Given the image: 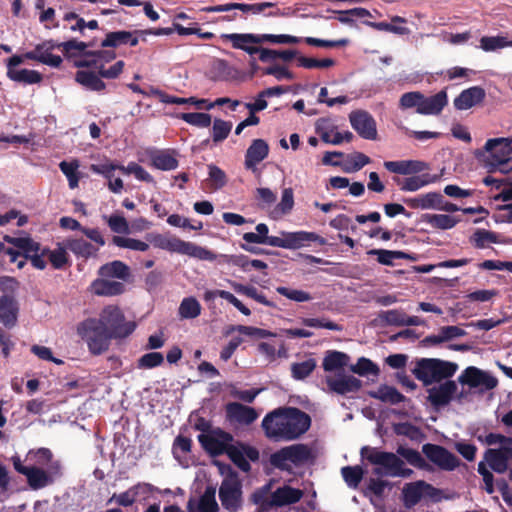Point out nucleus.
I'll return each instance as SVG.
<instances>
[{
  "label": "nucleus",
  "mask_w": 512,
  "mask_h": 512,
  "mask_svg": "<svg viewBox=\"0 0 512 512\" xmlns=\"http://www.w3.org/2000/svg\"><path fill=\"white\" fill-rule=\"evenodd\" d=\"M112 243L120 248H127L135 251L144 252L149 249V244L144 241L122 236H114L112 238Z\"/></svg>",
  "instance_id": "nucleus-54"
},
{
  "label": "nucleus",
  "mask_w": 512,
  "mask_h": 512,
  "mask_svg": "<svg viewBox=\"0 0 512 512\" xmlns=\"http://www.w3.org/2000/svg\"><path fill=\"white\" fill-rule=\"evenodd\" d=\"M61 46L64 56L67 59H70L76 57V53L74 52V50L82 52V55L84 56L85 52H88L86 49L88 47H91V44L83 41H78L76 39H71L65 42H61Z\"/></svg>",
  "instance_id": "nucleus-60"
},
{
  "label": "nucleus",
  "mask_w": 512,
  "mask_h": 512,
  "mask_svg": "<svg viewBox=\"0 0 512 512\" xmlns=\"http://www.w3.org/2000/svg\"><path fill=\"white\" fill-rule=\"evenodd\" d=\"M178 313L183 319H194L201 313V305L194 297H187L180 303Z\"/></svg>",
  "instance_id": "nucleus-45"
},
{
  "label": "nucleus",
  "mask_w": 512,
  "mask_h": 512,
  "mask_svg": "<svg viewBox=\"0 0 512 512\" xmlns=\"http://www.w3.org/2000/svg\"><path fill=\"white\" fill-rule=\"evenodd\" d=\"M304 493L298 488H293L289 485H284L277 488L271 493V503L273 507H282L299 502Z\"/></svg>",
  "instance_id": "nucleus-26"
},
{
  "label": "nucleus",
  "mask_w": 512,
  "mask_h": 512,
  "mask_svg": "<svg viewBox=\"0 0 512 512\" xmlns=\"http://www.w3.org/2000/svg\"><path fill=\"white\" fill-rule=\"evenodd\" d=\"M488 155L482 160V164L491 163L493 166L503 164L505 159L512 154V138H492L488 139L484 145Z\"/></svg>",
  "instance_id": "nucleus-13"
},
{
  "label": "nucleus",
  "mask_w": 512,
  "mask_h": 512,
  "mask_svg": "<svg viewBox=\"0 0 512 512\" xmlns=\"http://www.w3.org/2000/svg\"><path fill=\"white\" fill-rule=\"evenodd\" d=\"M99 73L92 71L78 70L75 74V80L83 87L92 91H102L106 84L101 80Z\"/></svg>",
  "instance_id": "nucleus-36"
},
{
  "label": "nucleus",
  "mask_w": 512,
  "mask_h": 512,
  "mask_svg": "<svg viewBox=\"0 0 512 512\" xmlns=\"http://www.w3.org/2000/svg\"><path fill=\"white\" fill-rule=\"evenodd\" d=\"M310 416L296 407H282L268 413L262 420L265 435L275 441H290L306 433Z\"/></svg>",
  "instance_id": "nucleus-2"
},
{
  "label": "nucleus",
  "mask_w": 512,
  "mask_h": 512,
  "mask_svg": "<svg viewBox=\"0 0 512 512\" xmlns=\"http://www.w3.org/2000/svg\"><path fill=\"white\" fill-rule=\"evenodd\" d=\"M349 121L359 136L367 140H376V121L369 112L365 110L352 111L349 114Z\"/></svg>",
  "instance_id": "nucleus-14"
},
{
  "label": "nucleus",
  "mask_w": 512,
  "mask_h": 512,
  "mask_svg": "<svg viewBox=\"0 0 512 512\" xmlns=\"http://www.w3.org/2000/svg\"><path fill=\"white\" fill-rule=\"evenodd\" d=\"M282 236L283 237L268 236L266 237L264 244L293 250L303 247L307 242H318L320 245L326 244L325 239L315 232H282Z\"/></svg>",
  "instance_id": "nucleus-10"
},
{
  "label": "nucleus",
  "mask_w": 512,
  "mask_h": 512,
  "mask_svg": "<svg viewBox=\"0 0 512 512\" xmlns=\"http://www.w3.org/2000/svg\"><path fill=\"white\" fill-rule=\"evenodd\" d=\"M383 322L392 326H405L406 313L403 310L392 309L380 314Z\"/></svg>",
  "instance_id": "nucleus-62"
},
{
  "label": "nucleus",
  "mask_w": 512,
  "mask_h": 512,
  "mask_svg": "<svg viewBox=\"0 0 512 512\" xmlns=\"http://www.w3.org/2000/svg\"><path fill=\"white\" fill-rule=\"evenodd\" d=\"M7 77L15 82L23 84H37L43 79L40 72L36 70L20 69L7 71Z\"/></svg>",
  "instance_id": "nucleus-43"
},
{
  "label": "nucleus",
  "mask_w": 512,
  "mask_h": 512,
  "mask_svg": "<svg viewBox=\"0 0 512 512\" xmlns=\"http://www.w3.org/2000/svg\"><path fill=\"white\" fill-rule=\"evenodd\" d=\"M370 161V158L364 153L354 152L353 154L347 156L345 163H343L342 169L347 173L357 172L365 165L369 164Z\"/></svg>",
  "instance_id": "nucleus-47"
},
{
  "label": "nucleus",
  "mask_w": 512,
  "mask_h": 512,
  "mask_svg": "<svg viewBox=\"0 0 512 512\" xmlns=\"http://www.w3.org/2000/svg\"><path fill=\"white\" fill-rule=\"evenodd\" d=\"M508 46H512V41H507L502 36H483L480 39V47L487 52Z\"/></svg>",
  "instance_id": "nucleus-56"
},
{
  "label": "nucleus",
  "mask_w": 512,
  "mask_h": 512,
  "mask_svg": "<svg viewBox=\"0 0 512 512\" xmlns=\"http://www.w3.org/2000/svg\"><path fill=\"white\" fill-rule=\"evenodd\" d=\"M154 489L153 485L149 483H138L131 488H129L127 491L122 492L120 494H114L109 500L108 503H111L115 501L118 505L123 507H129L134 504L136 501V497L139 494V491L142 490L143 492H152Z\"/></svg>",
  "instance_id": "nucleus-28"
},
{
  "label": "nucleus",
  "mask_w": 512,
  "mask_h": 512,
  "mask_svg": "<svg viewBox=\"0 0 512 512\" xmlns=\"http://www.w3.org/2000/svg\"><path fill=\"white\" fill-rule=\"evenodd\" d=\"M81 339L87 344L89 352L98 356L105 353L112 339H115L108 329L101 325L96 318H88L82 321L77 328Z\"/></svg>",
  "instance_id": "nucleus-6"
},
{
  "label": "nucleus",
  "mask_w": 512,
  "mask_h": 512,
  "mask_svg": "<svg viewBox=\"0 0 512 512\" xmlns=\"http://www.w3.org/2000/svg\"><path fill=\"white\" fill-rule=\"evenodd\" d=\"M368 255L377 256L378 263L386 266H393L395 259H411L412 257L403 251L386 250V249H371L367 251Z\"/></svg>",
  "instance_id": "nucleus-40"
},
{
  "label": "nucleus",
  "mask_w": 512,
  "mask_h": 512,
  "mask_svg": "<svg viewBox=\"0 0 512 512\" xmlns=\"http://www.w3.org/2000/svg\"><path fill=\"white\" fill-rule=\"evenodd\" d=\"M147 240L156 248L187 255L199 260L214 261L217 257L216 254L205 247L177 237H167L160 233H151L147 235Z\"/></svg>",
  "instance_id": "nucleus-5"
},
{
  "label": "nucleus",
  "mask_w": 512,
  "mask_h": 512,
  "mask_svg": "<svg viewBox=\"0 0 512 512\" xmlns=\"http://www.w3.org/2000/svg\"><path fill=\"white\" fill-rule=\"evenodd\" d=\"M128 31L118 30L108 32L101 42L102 48H118L127 45Z\"/></svg>",
  "instance_id": "nucleus-51"
},
{
  "label": "nucleus",
  "mask_w": 512,
  "mask_h": 512,
  "mask_svg": "<svg viewBox=\"0 0 512 512\" xmlns=\"http://www.w3.org/2000/svg\"><path fill=\"white\" fill-rule=\"evenodd\" d=\"M164 362V356L160 352H149L142 355L137 360V367L139 369H152L162 365Z\"/></svg>",
  "instance_id": "nucleus-59"
},
{
  "label": "nucleus",
  "mask_w": 512,
  "mask_h": 512,
  "mask_svg": "<svg viewBox=\"0 0 512 512\" xmlns=\"http://www.w3.org/2000/svg\"><path fill=\"white\" fill-rule=\"evenodd\" d=\"M314 458L312 450L305 444H293L270 455V464L280 470H288L287 462L298 466Z\"/></svg>",
  "instance_id": "nucleus-8"
},
{
  "label": "nucleus",
  "mask_w": 512,
  "mask_h": 512,
  "mask_svg": "<svg viewBox=\"0 0 512 512\" xmlns=\"http://www.w3.org/2000/svg\"><path fill=\"white\" fill-rule=\"evenodd\" d=\"M221 39L230 42L234 49L242 50L250 56L257 54L259 46L256 45H261L259 34L253 33L222 34Z\"/></svg>",
  "instance_id": "nucleus-17"
},
{
  "label": "nucleus",
  "mask_w": 512,
  "mask_h": 512,
  "mask_svg": "<svg viewBox=\"0 0 512 512\" xmlns=\"http://www.w3.org/2000/svg\"><path fill=\"white\" fill-rule=\"evenodd\" d=\"M65 247L69 249L78 257L89 258L96 255L98 248L93 246L90 242L80 239H68L65 243Z\"/></svg>",
  "instance_id": "nucleus-39"
},
{
  "label": "nucleus",
  "mask_w": 512,
  "mask_h": 512,
  "mask_svg": "<svg viewBox=\"0 0 512 512\" xmlns=\"http://www.w3.org/2000/svg\"><path fill=\"white\" fill-rule=\"evenodd\" d=\"M234 289L236 292L241 293L249 298H252L253 300L271 308H276V305L274 302L268 300L264 294L259 293L258 290L254 286H245L242 284H236L234 285Z\"/></svg>",
  "instance_id": "nucleus-48"
},
{
  "label": "nucleus",
  "mask_w": 512,
  "mask_h": 512,
  "mask_svg": "<svg viewBox=\"0 0 512 512\" xmlns=\"http://www.w3.org/2000/svg\"><path fill=\"white\" fill-rule=\"evenodd\" d=\"M208 169H209L208 180L210 181V187L213 190H219V189L223 188L227 183V177H226L225 172L221 168H219L218 166L213 165V164L209 165Z\"/></svg>",
  "instance_id": "nucleus-61"
},
{
  "label": "nucleus",
  "mask_w": 512,
  "mask_h": 512,
  "mask_svg": "<svg viewBox=\"0 0 512 512\" xmlns=\"http://www.w3.org/2000/svg\"><path fill=\"white\" fill-rule=\"evenodd\" d=\"M422 221L435 229L448 230L455 227L460 219L447 214H423Z\"/></svg>",
  "instance_id": "nucleus-38"
},
{
  "label": "nucleus",
  "mask_w": 512,
  "mask_h": 512,
  "mask_svg": "<svg viewBox=\"0 0 512 512\" xmlns=\"http://www.w3.org/2000/svg\"><path fill=\"white\" fill-rule=\"evenodd\" d=\"M18 312V303L13 296L3 295L0 297V322L6 328L10 329L16 325Z\"/></svg>",
  "instance_id": "nucleus-25"
},
{
  "label": "nucleus",
  "mask_w": 512,
  "mask_h": 512,
  "mask_svg": "<svg viewBox=\"0 0 512 512\" xmlns=\"http://www.w3.org/2000/svg\"><path fill=\"white\" fill-rule=\"evenodd\" d=\"M317 362L314 358H309L302 362L291 364V376L295 380H304L315 370Z\"/></svg>",
  "instance_id": "nucleus-44"
},
{
  "label": "nucleus",
  "mask_w": 512,
  "mask_h": 512,
  "mask_svg": "<svg viewBox=\"0 0 512 512\" xmlns=\"http://www.w3.org/2000/svg\"><path fill=\"white\" fill-rule=\"evenodd\" d=\"M27 483L33 490H38L52 483L50 475L42 468L31 467L27 474Z\"/></svg>",
  "instance_id": "nucleus-41"
},
{
  "label": "nucleus",
  "mask_w": 512,
  "mask_h": 512,
  "mask_svg": "<svg viewBox=\"0 0 512 512\" xmlns=\"http://www.w3.org/2000/svg\"><path fill=\"white\" fill-rule=\"evenodd\" d=\"M66 247L58 244V247L54 250H50L47 254V257L54 269H63L65 265L69 261L68 254L66 252Z\"/></svg>",
  "instance_id": "nucleus-58"
},
{
  "label": "nucleus",
  "mask_w": 512,
  "mask_h": 512,
  "mask_svg": "<svg viewBox=\"0 0 512 512\" xmlns=\"http://www.w3.org/2000/svg\"><path fill=\"white\" fill-rule=\"evenodd\" d=\"M55 49H62L61 42H57L53 39L45 40L38 43L33 50L27 51L25 57L27 60H33L53 68H59L63 60L61 56L52 53Z\"/></svg>",
  "instance_id": "nucleus-11"
},
{
  "label": "nucleus",
  "mask_w": 512,
  "mask_h": 512,
  "mask_svg": "<svg viewBox=\"0 0 512 512\" xmlns=\"http://www.w3.org/2000/svg\"><path fill=\"white\" fill-rule=\"evenodd\" d=\"M151 166L162 171H171L178 167L179 162L168 150H157L150 154Z\"/></svg>",
  "instance_id": "nucleus-33"
},
{
  "label": "nucleus",
  "mask_w": 512,
  "mask_h": 512,
  "mask_svg": "<svg viewBox=\"0 0 512 512\" xmlns=\"http://www.w3.org/2000/svg\"><path fill=\"white\" fill-rule=\"evenodd\" d=\"M443 202V196L439 192H428L413 198L404 199V203L412 209H436Z\"/></svg>",
  "instance_id": "nucleus-29"
},
{
  "label": "nucleus",
  "mask_w": 512,
  "mask_h": 512,
  "mask_svg": "<svg viewBox=\"0 0 512 512\" xmlns=\"http://www.w3.org/2000/svg\"><path fill=\"white\" fill-rule=\"evenodd\" d=\"M180 119L185 121L186 123L200 127V128H206L211 125V115L208 113H202V112H189V113H182L180 115Z\"/></svg>",
  "instance_id": "nucleus-53"
},
{
  "label": "nucleus",
  "mask_w": 512,
  "mask_h": 512,
  "mask_svg": "<svg viewBox=\"0 0 512 512\" xmlns=\"http://www.w3.org/2000/svg\"><path fill=\"white\" fill-rule=\"evenodd\" d=\"M457 370L458 365L454 362L438 358H420L416 359L411 371L424 386H429L451 378Z\"/></svg>",
  "instance_id": "nucleus-4"
},
{
  "label": "nucleus",
  "mask_w": 512,
  "mask_h": 512,
  "mask_svg": "<svg viewBox=\"0 0 512 512\" xmlns=\"http://www.w3.org/2000/svg\"><path fill=\"white\" fill-rule=\"evenodd\" d=\"M424 481L408 483L402 490L403 502L406 508H412L417 505L424 496Z\"/></svg>",
  "instance_id": "nucleus-35"
},
{
  "label": "nucleus",
  "mask_w": 512,
  "mask_h": 512,
  "mask_svg": "<svg viewBox=\"0 0 512 512\" xmlns=\"http://www.w3.org/2000/svg\"><path fill=\"white\" fill-rule=\"evenodd\" d=\"M98 275L102 278H117L125 281L130 276V269L124 262L114 260L102 265Z\"/></svg>",
  "instance_id": "nucleus-31"
},
{
  "label": "nucleus",
  "mask_w": 512,
  "mask_h": 512,
  "mask_svg": "<svg viewBox=\"0 0 512 512\" xmlns=\"http://www.w3.org/2000/svg\"><path fill=\"white\" fill-rule=\"evenodd\" d=\"M457 389L458 387L455 381L446 379L445 382L427 390V399L433 407L438 409L451 402L457 392Z\"/></svg>",
  "instance_id": "nucleus-16"
},
{
  "label": "nucleus",
  "mask_w": 512,
  "mask_h": 512,
  "mask_svg": "<svg viewBox=\"0 0 512 512\" xmlns=\"http://www.w3.org/2000/svg\"><path fill=\"white\" fill-rule=\"evenodd\" d=\"M485 90L480 86H473L463 90L453 101L457 110H468L485 99Z\"/></svg>",
  "instance_id": "nucleus-20"
},
{
  "label": "nucleus",
  "mask_w": 512,
  "mask_h": 512,
  "mask_svg": "<svg viewBox=\"0 0 512 512\" xmlns=\"http://www.w3.org/2000/svg\"><path fill=\"white\" fill-rule=\"evenodd\" d=\"M361 457L369 463L380 467L373 469V474L377 476H391L409 478L413 470L404 467V462L392 452L380 451L377 448L364 446L360 451Z\"/></svg>",
  "instance_id": "nucleus-3"
},
{
  "label": "nucleus",
  "mask_w": 512,
  "mask_h": 512,
  "mask_svg": "<svg viewBox=\"0 0 512 512\" xmlns=\"http://www.w3.org/2000/svg\"><path fill=\"white\" fill-rule=\"evenodd\" d=\"M226 420L231 424L250 425L257 418V411L239 402H229L225 406Z\"/></svg>",
  "instance_id": "nucleus-15"
},
{
  "label": "nucleus",
  "mask_w": 512,
  "mask_h": 512,
  "mask_svg": "<svg viewBox=\"0 0 512 512\" xmlns=\"http://www.w3.org/2000/svg\"><path fill=\"white\" fill-rule=\"evenodd\" d=\"M326 383L331 392L339 395L358 392L362 381L352 375L338 373L335 377H326Z\"/></svg>",
  "instance_id": "nucleus-19"
},
{
  "label": "nucleus",
  "mask_w": 512,
  "mask_h": 512,
  "mask_svg": "<svg viewBox=\"0 0 512 512\" xmlns=\"http://www.w3.org/2000/svg\"><path fill=\"white\" fill-rule=\"evenodd\" d=\"M485 460L496 473H504L508 468L509 458L512 457V447L488 449L485 452Z\"/></svg>",
  "instance_id": "nucleus-24"
},
{
  "label": "nucleus",
  "mask_w": 512,
  "mask_h": 512,
  "mask_svg": "<svg viewBox=\"0 0 512 512\" xmlns=\"http://www.w3.org/2000/svg\"><path fill=\"white\" fill-rule=\"evenodd\" d=\"M96 321H99L102 326L108 329L115 339L126 338L136 329V323L133 321L126 322L123 312L117 306L105 307Z\"/></svg>",
  "instance_id": "nucleus-7"
},
{
  "label": "nucleus",
  "mask_w": 512,
  "mask_h": 512,
  "mask_svg": "<svg viewBox=\"0 0 512 512\" xmlns=\"http://www.w3.org/2000/svg\"><path fill=\"white\" fill-rule=\"evenodd\" d=\"M269 154V145L263 139H255L246 150L244 165L248 170L255 171L256 166Z\"/></svg>",
  "instance_id": "nucleus-22"
},
{
  "label": "nucleus",
  "mask_w": 512,
  "mask_h": 512,
  "mask_svg": "<svg viewBox=\"0 0 512 512\" xmlns=\"http://www.w3.org/2000/svg\"><path fill=\"white\" fill-rule=\"evenodd\" d=\"M371 398L380 400L384 403L396 405L406 400V397L400 393L395 387L386 384L381 385L376 391H369Z\"/></svg>",
  "instance_id": "nucleus-32"
},
{
  "label": "nucleus",
  "mask_w": 512,
  "mask_h": 512,
  "mask_svg": "<svg viewBox=\"0 0 512 512\" xmlns=\"http://www.w3.org/2000/svg\"><path fill=\"white\" fill-rule=\"evenodd\" d=\"M350 370L353 373H356L360 376H366L372 374L374 376H378L380 370L379 367L372 362L370 359L361 357L358 359L357 363L350 367Z\"/></svg>",
  "instance_id": "nucleus-52"
},
{
  "label": "nucleus",
  "mask_w": 512,
  "mask_h": 512,
  "mask_svg": "<svg viewBox=\"0 0 512 512\" xmlns=\"http://www.w3.org/2000/svg\"><path fill=\"white\" fill-rule=\"evenodd\" d=\"M219 509L215 499V489L207 487L204 494L200 497L198 510L200 512H217Z\"/></svg>",
  "instance_id": "nucleus-55"
},
{
  "label": "nucleus",
  "mask_w": 512,
  "mask_h": 512,
  "mask_svg": "<svg viewBox=\"0 0 512 512\" xmlns=\"http://www.w3.org/2000/svg\"><path fill=\"white\" fill-rule=\"evenodd\" d=\"M447 102V93L444 90H441L430 97H425L423 95V98L420 100L417 113L422 115H437L441 113L443 108L447 105Z\"/></svg>",
  "instance_id": "nucleus-27"
},
{
  "label": "nucleus",
  "mask_w": 512,
  "mask_h": 512,
  "mask_svg": "<svg viewBox=\"0 0 512 512\" xmlns=\"http://www.w3.org/2000/svg\"><path fill=\"white\" fill-rule=\"evenodd\" d=\"M482 375V370L477 367H467L462 374L458 377V381L461 384H467L471 387L479 386V377Z\"/></svg>",
  "instance_id": "nucleus-64"
},
{
  "label": "nucleus",
  "mask_w": 512,
  "mask_h": 512,
  "mask_svg": "<svg viewBox=\"0 0 512 512\" xmlns=\"http://www.w3.org/2000/svg\"><path fill=\"white\" fill-rule=\"evenodd\" d=\"M232 123L222 119H215L212 126V139L215 143L222 142L230 134Z\"/></svg>",
  "instance_id": "nucleus-57"
},
{
  "label": "nucleus",
  "mask_w": 512,
  "mask_h": 512,
  "mask_svg": "<svg viewBox=\"0 0 512 512\" xmlns=\"http://www.w3.org/2000/svg\"><path fill=\"white\" fill-rule=\"evenodd\" d=\"M197 439L210 456L226 454L243 472L251 470L248 460L255 462L259 459V451L255 447L241 442H238V445H233V435L221 428H215L209 434H199Z\"/></svg>",
  "instance_id": "nucleus-1"
},
{
  "label": "nucleus",
  "mask_w": 512,
  "mask_h": 512,
  "mask_svg": "<svg viewBox=\"0 0 512 512\" xmlns=\"http://www.w3.org/2000/svg\"><path fill=\"white\" fill-rule=\"evenodd\" d=\"M424 455L439 469L453 471L460 465V460L443 446L427 443L422 446Z\"/></svg>",
  "instance_id": "nucleus-12"
},
{
  "label": "nucleus",
  "mask_w": 512,
  "mask_h": 512,
  "mask_svg": "<svg viewBox=\"0 0 512 512\" xmlns=\"http://www.w3.org/2000/svg\"><path fill=\"white\" fill-rule=\"evenodd\" d=\"M440 178L441 175L424 173L421 175L414 174L404 179L394 178V181L401 191L415 192L429 184L438 182Z\"/></svg>",
  "instance_id": "nucleus-21"
},
{
  "label": "nucleus",
  "mask_w": 512,
  "mask_h": 512,
  "mask_svg": "<svg viewBox=\"0 0 512 512\" xmlns=\"http://www.w3.org/2000/svg\"><path fill=\"white\" fill-rule=\"evenodd\" d=\"M469 242L476 249H484L488 246V243H500L498 234L486 229H476L470 236Z\"/></svg>",
  "instance_id": "nucleus-42"
},
{
  "label": "nucleus",
  "mask_w": 512,
  "mask_h": 512,
  "mask_svg": "<svg viewBox=\"0 0 512 512\" xmlns=\"http://www.w3.org/2000/svg\"><path fill=\"white\" fill-rule=\"evenodd\" d=\"M251 502L257 505V512H268L273 508L271 503V484H265L256 489L250 498Z\"/></svg>",
  "instance_id": "nucleus-37"
},
{
  "label": "nucleus",
  "mask_w": 512,
  "mask_h": 512,
  "mask_svg": "<svg viewBox=\"0 0 512 512\" xmlns=\"http://www.w3.org/2000/svg\"><path fill=\"white\" fill-rule=\"evenodd\" d=\"M397 454L405 458L408 463L415 467L423 468L425 466V460L417 450L399 446L397 448Z\"/></svg>",
  "instance_id": "nucleus-63"
},
{
  "label": "nucleus",
  "mask_w": 512,
  "mask_h": 512,
  "mask_svg": "<svg viewBox=\"0 0 512 512\" xmlns=\"http://www.w3.org/2000/svg\"><path fill=\"white\" fill-rule=\"evenodd\" d=\"M276 4L273 2H261V3H226L214 6H206L201 8L202 12L206 13H218V12H228L232 10H240L243 13H251L253 15L260 14L264 12L267 8L275 7Z\"/></svg>",
  "instance_id": "nucleus-18"
},
{
  "label": "nucleus",
  "mask_w": 512,
  "mask_h": 512,
  "mask_svg": "<svg viewBox=\"0 0 512 512\" xmlns=\"http://www.w3.org/2000/svg\"><path fill=\"white\" fill-rule=\"evenodd\" d=\"M350 357L344 352L328 350L324 356L322 367L326 372L344 369L349 363Z\"/></svg>",
  "instance_id": "nucleus-34"
},
{
  "label": "nucleus",
  "mask_w": 512,
  "mask_h": 512,
  "mask_svg": "<svg viewBox=\"0 0 512 512\" xmlns=\"http://www.w3.org/2000/svg\"><path fill=\"white\" fill-rule=\"evenodd\" d=\"M341 474L346 484L351 488H357L363 479L364 471L360 466H345Z\"/></svg>",
  "instance_id": "nucleus-50"
},
{
  "label": "nucleus",
  "mask_w": 512,
  "mask_h": 512,
  "mask_svg": "<svg viewBox=\"0 0 512 512\" xmlns=\"http://www.w3.org/2000/svg\"><path fill=\"white\" fill-rule=\"evenodd\" d=\"M232 332H238L242 335H246V336H249L252 338H257V339H264V338L271 337L273 335L268 330L261 329L258 327H253V326H245V325L230 326L229 329L227 330V334L232 333Z\"/></svg>",
  "instance_id": "nucleus-49"
},
{
  "label": "nucleus",
  "mask_w": 512,
  "mask_h": 512,
  "mask_svg": "<svg viewBox=\"0 0 512 512\" xmlns=\"http://www.w3.org/2000/svg\"><path fill=\"white\" fill-rule=\"evenodd\" d=\"M384 167L391 173L414 175L428 169V164L420 160L385 161Z\"/></svg>",
  "instance_id": "nucleus-23"
},
{
  "label": "nucleus",
  "mask_w": 512,
  "mask_h": 512,
  "mask_svg": "<svg viewBox=\"0 0 512 512\" xmlns=\"http://www.w3.org/2000/svg\"><path fill=\"white\" fill-rule=\"evenodd\" d=\"M219 499L222 506L230 511L237 512L242 506V482L235 471H230L219 488Z\"/></svg>",
  "instance_id": "nucleus-9"
},
{
  "label": "nucleus",
  "mask_w": 512,
  "mask_h": 512,
  "mask_svg": "<svg viewBox=\"0 0 512 512\" xmlns=\"http://www.w3.org/2000/svg\"><path fill=\"white\" fill-rule=\"evenodd\" d=\"M91 289L98 296H116L125 291L123 283L110 281L103 278L95 279L91 284Z\"/></svg>",
  "instance_id": "nucleus-30"
},
{
  "label": "nucleus",
  "mask_w": 512,
  "mask_h": 512,
  "mask_svg": "<svg viewBox=\"0 0 512 512\" xmlns=\"http://www.w3.org/2000/svg\"><path fill=\"white\" fill-rule=\"evenodd\" d=\"M59 168L61 172L67 177L69 187L71 189H75L76 187H78L80 180V173L78 172V160H73L71 162L62 161L59 164Z\"/></svg>",
  "instance_id": "nucleus-46"
}]
</instances>
